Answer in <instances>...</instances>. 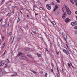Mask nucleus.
<instances>
[{"label":"nucleus","mask_w":77,"mask_h":77,"mask_svg":"<svg viewBox=\"0 0 77 77\" xmlns=\"http://www.w3.org/2000/svg\"><path fill=\"white\" fill-rule=\"evenodd\" d=\"M22 53L20 52H19L18 53V54L17 55L18 56H21V55H22Z\"/></svg>","instance_id":"8"},{"label":"nucleus","mask_w":77,"mask_h":77,"mask_svg":"<svg viewBox=\"0 0 77 77\" xmlns=\"http://www.w3.org/2000/svg\"><path fill=\"white\" fill-rule=\"evenodd\" d=\"M74 1L76 6H77V0H74Z\"/></svg>","instance_id":"12"},{"label":"nucleus","mask_w":77,"mask_h":77,"mask_svg":"<svg viewBox=\"0 0 77 77\" xmlns=\"http://www.w3.org/2000/svg\"><path fill=\"white\" fill-rule=\"evenodd\" d=\"M1 44V40H0V45Z\"/></svg>","instance_id":"60"},{"label":"nucleus","mask_w":77,"mask_h":77,"mask_svg":"<svg viewBox=\"0 0 77 77\" xmlns=\"http://www.w3.org/2000/svg\"><path fill=\"white\" fill-rule=\"evenodd\" d=\"M71 21V20L69 19L68 18H67L65 20V21L66 23H68V22H69V21Z\"/></svg>","instance_id":"5"},{"label":"nucleus","mask_w":77,"mask_h":77,"mask_svg":"<svg viewBox=\"0 0 77 77\" xmlns=\"http://www.w3.org/2000/svg\"><path fill=\"white\" fill-rule=\"evenodd\" d=\"M16 6H12V7H11V8H15Z\"/></svg>","instance_id":"36"},{"label":"nucleus","mask_w":77,"mask_h":77,"mask_svg":"<svg viewBox=\"0 0 77 77\" xmlns=\"http://www.w3.org/2000/svg\"><path fill=\"white\" fill-rule=\"evenodd\" d=\"M19 12H20V13H21V14H23V13H22V12H21V11H19Z\"/></svg>","instance_id":"59"},{"label":"nucleus","mask_w":77,"mask_h":77,"mask_svg":"<svg viewBox=\"0 0 77 77\" xmlns=\"http://www.w3.org/2000/svg\"><path fill=\"white\" fill-rule=\"evenodd\" d=\"M72 68H74V66H72Z\"/></svg>","instance_id":"64"},{"label":"nucleus","mask_w":77,"mask_h":77,"mask_svg":"<svg viewBox=\"0 0 77 77\" xmlns=\"http://www.w3.org/2000/svg\"><path fill=\"white\" fill-rule=\"evenodd\" d=\"M2 39H4V37L3 36L2 38Z\"/></svg>","instance_id":"55"},{"label":"nucleus","mask_w":77,"mask_h":77,"mask_svg":"<svg viewBox=\"0 0 77 77\" xmlns=\"http://www.w3.org/2000/svg\"><path fill=\"white\" fill-rule=\"evenodd\" d=\"M52 23L53 26H54V25H56V23H55V22L54 21L52 22Z\"/></svg>","instance_id":"20"},{"label":"nucleus","mask_w":77,"mask_h":77,"mask_svg":"<svg viewBox=\"0 0 77 77\" xmlns=\"http://www.w3.org/2000/svg\"><path fill=\"white\" fill-rule=\"evenodd\" d=\"M20 21V18L19 17L18 18V19L17 21V23H18V22Z\"/></svg>","instance_id":"24"},{"label":"nucleus","mask_w":77,"mask_h":77,"mask_svg":"<svg viewBox=\"0 0 77 77\" xmlns=\"http://www.w3.org/2000/svg\"><path fill=\"white\" fill-rule=\"evenodd\" d=\"M46 7L48 10H50L51 9V6L50 4H47L46 5Z\"/></svg>","instance_id":"2"},{"label":"nucleus","mask_w":77,"mask_h":77,"mask_svg":"<svg viewBox=\"0 0 77 77\" xmlns=\"http://www.w3.org/2000/svg\"><path fill=\"white\" fill-rule=\"evenodd\" d=\"M66 38H64L65 40L66 41V42L67 43V41H66Z\"/></svg>","instance_id":"48"},{"label":"nucleus","mask_w":77,"mask_h":77,"mask_svg":"<svg viewBox=\"0 0 77 77\" xmlns=\"http://www.w3.org/2000/svg\"><path fill=\"white\" fill-rule=\"evenodd\" d=\"M67 51L68 55V54H71V51H70L69 49H68Z\"/></svg>","instance_id":"7"},{"label":"nucleus","mask_w":77,"mask_h":77,"mask_svg":"<svg viewBox=\"0 0 77 77\" xmlns=\"http://www.w3.org/2000/svg\"><path fill=\"white\" fill-rule=\"evenodd\" d=\"M39 9H40V10H41V11H42L43 9L42 8V7H40L39 8Z\"/></svg>","instance_id":"30"},{"label":"nucleus","mask_w":77,"mask_h":77,"mask_svg":"<svg viewBox=\"0 0 77 77\" xmlns=\"http://www.w3.org/2000/svg\"><path fill=\"white\" fill-rule=\"evenodd\" d=\"M20 9L21 10H22V11H23L24 10V9L23 8H21Z\"/></svg>","instance_id":"50"},{"label":"nucleus","mask_w":77,"mask_h":77,"mask_svg":"<svg viewBox=\"0 0 77 77\" xmlns=\"http://www.w3.org/2000/svg\"><path fill=\"white\" fill-rule=\"evenodd\" d=\"M56 77H60L59 76V75H58V74L57 73L56 74Z\"/></svg>","instance_id":"28"},{"label":"nucleus","mask_w":77,"mask_h":77,"mask_svg":"<svg viewBox=\"0 0 77 77\" xmlns=\"http://www.w3.org/2000/svg\"><path fill=\"white\" fill-rule=\"evenodd\" d=\"M68 64V66H69V67H70V64H69V63H67Z\"/></svg>","instance_id":"39"},{"label":"nucleus","mask_w":77,"mask_h":77,"mask_svg":"<svg viewBox=\"0 0 77 77\" xmlns=\"http://www.w3.org/2000/svg\"><path fill=\"white\" fill-rule=\"evenodd\" d=\"M51 5H53V6H54V5H55V4H54V3L53 2L51 3Z\"/></svg>","instance_id":"32"},{"label":"nucleus","mask_w":77,"mask_h":77,"mask_svg":"<svg viewBox=\"0 0 77 77\" xmlns=\"http://www.w3.org/2000/svg\"><path fill=\"white\" fill-rule=\"evenodd\" d=\"M7 73V72L4 71L2 72V74H6Z\"/></svg>","instance_id":"22"},{"label":"nucleus","mask_w":77,"mask_h":77,"mask_svg":"<svg viewBox=\"0 0 77 77\" xmlns=\"http://www.w3.org/2000/svg\"><path fill=\"white\" fill-rule=\"evenodd\" d=\"M57 8H54V9L53 10V11L54 12L55 11H56V9H57Z\"/></svg>","instance_id":"29"},{"label":"nucleus","mask_w":77,"mask_h":77,"mask_svg":"<svg viewBox=\"0 0 77 77\" xmlns=\"http://www.w3.org/2000/svg\"><path fill=\"white\" fill-rule=\"evenodd\" d=\"M47 73H45V77H47Z\"/></svg>","instance_id":"44"},{"label":"nucleus","mask_w":77,"mask_h":77,"mask_svg":"<svg viewBox=\"0 0 77 77\" xmlns=\"http://www.w3.org/2000/svg\"><path fill=\"white\" fill-rule=\"evenodd\" d=\"M33 10H35V6H33Z\"/></svg>","instance_id":"33"},{"label":"nucleus","mask_w":77,"mask_h":77,"mask_svg":"<svg viewBox=\"0 0 77 77\" xmlns=\"http://www.w3.org/2000/svg\"><path fill=\"white\" fill-rule=\"evenodd\" d=\"M21 39V36H20L17 38V41H20V39Z\"/></svg>","instance_id":"10"},{"label":"nucleus","mask_w":77,"mask_h":77,"mask_svg":"<svg viewBox=\"0 0 77 77\" xmlns=\"http://www.w3.org/2000/svg\"><path fill=\"white\" fill-rule=\"evenodd\" d=\"M65 7L67 14L69 15H71V11H70V10H69V9L68 8V7L67 6L65 5Z\"/></svg>","instance_id":"1"},{"label":"nucleus","mask_w":77,"mask_h":77,"mask_svg":"<svg viewBox=\"0 0 77 77\" xmlns=\"http://www.w3.org/2000/svg\"><path fill=\"white\" fill-rule=\"evenodd\" d=\"M12 34V32L11 31L9 35L10 36H11Z\"/></svg>","instance_id":"34"},{"label":"nucleus","mask_w":77,"mask_h":77,"mask_svg":"<svg viewBox=\"0 0 77 77\" xmlns=\"http://www.w3.org/2000/svg\"><path fill=\"white\" fill-rule=\"evenodd\" d=\"M56 2H57L58 3H60V1L59 0H55Z\"/></svg>","instance_id":"26"},{"label":"nucleus","mask_w":77,"mask_h":77,"mask_svg":"<svg viewBox=\"0 0 77 77\" xmlns=\"http://www.w3.org/2000/svg\"><path fill=\"white\" fill-rule=\"evenodd\" d=\"M27 17L28 18H29V15H27Z\"/></svg>","instance_id":"62"},{"label":"nucleus","mask_w":77,"mask_h":77,"mask_svg":"<svg viewBox=\"0 0 77 77\" xmlns=\"http://www.w3.org/2000/svg\"><path fill=\"white\" fill-rule=\"evenodd\" d=\"M76 20H77V16H76Z\"/></svg>","instance_id":"63"},{"label":"nucleus","mask_w":77,"mask_h":77,"mask_svg":"<svg viewBox=\"0 0 77 77\" xmlns=\"http://www.w3.org/2000/svg\"><path fill=\"white\" fill-rule=\"evenodd\" d=\"M74 25H77V22H74Z\"/></svg>","instance_id":"27"},{"label":"nucleus","mask_w":77,"mask_h":77,"mask_svg":"<svg viewBox=\"0 0 77 77\" xmlns=\"http://www.w3.org/2000/svg\"><path fill=\"white\" fill-rule=\"evenodd\" d=\"M66 15L67 14H66V13L65 12L63 14L62 16V18L63 19H65V18H66Z\"/></svg>","instance_id":"3"},{"label":"nucleus","mask_w":77,"mask_h":77,"mask_svg":"<svg viewBox=\"0 0 77 77\" xmlns=\"http://www.w3.org/2000/svg\"><path fill=\"white\" fill-rule=\"evenodd\" d=\"M30 50V48H26L25 49L26 51H28V50Z\"/></svg>","instance_id":"14"},{"label":"nucleus","mask_w":77,"mask_h":77,"mask_svg":"<svg viewBox=\"0 0 77 77\" xmlns=\"http://www.w3.org/2000/svg\"><path fill=\"white\" fill-rule=\"evenodd\" d=\"M55 8H57V9H58V6H57V5H56L55 6Z\"/></svg>","instance_id":"35"},{"label":"nucleus","mask_w":77,"mask_h":77,"mask_svg":"<svg viewBox=\"0 0 77 77\" xmlns=\"http://www.w3.org/2000/svg\"><path fill=\"white\" fill-rule=\"evenodd\" d=\"M74 29L75 30H77V26H75L74 27Z\"/></svg>","instance_id":"31"},{"label":"nucleus","mask_w":77,"mask_h":77,"mask_svg":"<svg viewBox=\"0 0 77 77\" xmlns=\"http://www.w3.org/2000/svg\"><path fill=\"white\" fill-rule=\"evenodd\" d=\"M31 34H32V35H35V32L33 31H32Z\"/></svg>","instance_id":"21"},{"label":"nucleus","mask_w":77,"mask_h":77,"mask_svg":"<svg viewBox=\"0 0 77 77\" xmlns=\"http://www.w3.org/2000/svg\"><path fill=\"white\" fill-rule=\"evenodd\" d=\"M62 11H63V12H64V10L65 9V8L63 7H62Z\"/></svg>","instance_id":"18"},{"label":"nucleus","mask_w":77,"mask_h":77,"mask_svg":"<svg viewBox=\"0 0 77 77\" xmlns=\"http://www.w3.org/2000/svg\"><path fill=\"white\" fill-rule=\"evenodd\" d=\"M4 0H3V1L2 2V4L3 3V2L4 1Z\"/></svg>","instance_id":"61"},{"label":"nucleus","mask_w":77,"mask_h":77,"mask_svg":"<svg viewBox=\"0 0 77 77\" xmlns=\"http://www.w3.org/2000/svg\"><path fill=\"white\" fill-rule=\"evenodd\" d=\"M57 69L58 71H59V69H58V67H57Z\"/></svg>","instance_id":"58"},{"label":"nucleus","mask_w":77,"mask_h":77,"mask_svg":"<svg viewBox=\"0 0 77 77\" xmlns=\"http://www.w3.org/2000/svg\"><path fill=\"white\" fill-rule=\"evenodd\" d=\"M41 74H43V72L42 71V72H41Z\"/></svg>","instance_id":"54"},{"label":"nucleus","mask_w":77,"mask_h":77,"mask_svg":"<svg viewBox=\"0 0 77 77\" xmlns=\"http://www.w3.org/2000/svg\"><path fill=\"white\" fill-rule=\"evenodd\" d=\"M17 75L18 74H17V72H15L14 73V76H17Z\"/></svg>","instance_id":"15"},{"label":"nucleus","mask_w":77,"mask_h":77,"mask_svg":"<svg viewBox=\"0 0 77 77\" xmlns=\"http://www.w3.org/2000/svg\"><path fill=\"white\" fill-rule=\"evenodd\" d=\"M5 47V43H3V45L2 46L3 48Z\"/></svg>","instance_id":"40"},{"label":"nucleus","mask_w":77,"mask_h":77,"mask_svg":"<svg viewBox=\"0 0 77 77\" xmlns=\"http://www.w3.org/2000/svg\"><path fill=\"white\" fill-rule=\"evenodd\" d=\"M14 36H12L11 38V42L12 44V42H13V41H14Z\"/></svg>","instance_id":"9"},{"label":"nucleus","mask_w":77,"mask_h":77,"mask_svg":"<svg viewBox=\"0 0 77 77\" xmlns=\"http://www.w3.org/2000/svg\"><path fill=\"white\" fill-rule=\"evenodd\" d=\"M63 52H64V53L66 54L67 55H68V53H67V51H66V50L63 49Z\"/></svg>","instance_id":"6"},{"label":"nucleus","mask_w":77,"mask_h":77,"mask_svg":"<svg viewBox=\"0 0 77 77\" xmlns=\"http://www.w3.org/2000/svg\"><path fill=\"white\" fill-rule=\"evenodd\" d=\"M57 45H58V47H60V45L59 44V43H58Z\"/></svg>","instance_id":"45"},{"label":"nucleus","mask_w":77,"mask_h":77,"mask_svg":"<svg viewBox=\"0 0 77 77\" xmlns=\"http://www.w3.org/2000/svg\"><path fill=\"white\" fill-rule=\"evenodd\" d=\"M10 15V13H9L7 15V16H9Z\"/></svg>","instance_id":"41"},{"label":"nucleus","mask_w":77,"mask_h":77,"mask_svg":"<svg viewBox=\"0 0 77 77\" xmlns=\"http://www.w3.org/2000/svg\"><path fill=\"white\" fill-rule=\"evenodd\" d=\"M51 65H52V66H54V65H53V63H51Z\"/></svg>","instance_id":"53"},{"label":"nucleus","mask_w":77,"mask_h":77,"mask_svg":"<svg viewBox=\"0 0 77 77\" xmlns=\"http://www.w3.org/2000/svg\"><path fill=\"white\" fill-rule=\"evenodd\" d=\"M70 1L72 4H74V2L73 1V0H70Z\"/></svg>","instance_id":"19"},{"label":"nucleus","mask_w":77,"mask_h":77,"mask_svg":"<svg viewBox=\"0 0 77 77\" xmlns=\"http://www.w3.org/2000/svg\"><path fill=\"white\" fill-rule=\"evenodd\" d=\"M35 15L36 16V15H38V13L35 14Z\"/></svg>","instance_id":"46"},{"label":"nucleus","mask_w":77,"mask_h":77,"mask_svg":"<svg viewBox=\"0 0 77 77\" xmlns=\"http://www.w3.org/2000/svg\"><path fill=\"white\" fill-rule=\"evenodd\" d=\"M37 54L38 57H42L41 55L40 54H39V53H37Z\"/></svg>","instance_id":"11"},{"label":"nucleus","mask_w":77,"mask_h":77,"mask_svg":"<svg viewBox=\"0 0 77 77\" xmlns=\"http://www.w3.org/2000/svg\"><path fill=\"white\" fill-rule=\"evenodd\" d=\"M71 26H75L74 23V22H71Z\"/></svg>","instance_id":"13"},{"label":"nucleus","mask_w":77,"mask_h":77,"mask_svg":"<svg viewBox=\"0 0 77 77\" xmlns=\"http://www.w3.org/2000/svg\"><path fill=\"white\" fill-rule=\"evenodd\" d=\"M5 62H7L8 63H10V62H9V60H8V59H7L6 60H5Z\"/></svg>","instance_id":"17"},{"label":"nucleus","mask_w":77,"mask_h":77,"mask_svg":"<svg viewBox=\"0 0 77 77\" xmlns=\"http://www.w3.org/2000/svg\"><path fill=\"white\" fill-rule=\"evenodd\" d=\"M3 65H4V63H2L1 64L2 66H3Z\"/></svg>","instance_id":"49"},{"label":"nucleus","mask_w":77,"mask_h":77,"mask_svg":"<svg viewBox=\"0 0 77 77\" xmlns=\"http://www.w3.org/2000/svg\"><path fill=\"white\" fill-rule=\"evenodd\" d=\"M21 59H24V56H22L20 57Z\"/></svg>","instance_id":"25"},{"label":"nucleus","mask_w":77,"mask_h":77,"mask_svg":"<svg viewBox=\"0 0 77 77\" xmlns=\"http://www.w3.org/2000/svg\"><path fill=\"white\" fill-rule=\"evenodd\" d=\"M32 72H33V73H34V74H36V72L35 71H32Z\"/></svg>","instance_id":"37"},{"label":"nucleus","mask_w":77,"mask_h":77,"mask_svg":"<svg viewBox=\"0 0 77 77\" xmlns=\"http://www.w3.org/2000/svg\"><path fill=\"white\" fill-rule=\"evenodd\" d=\"M56 53L57 54H59V52L58 51H57Z\"/></svg>","instance_id":"43"},{"label":"nucleus","mask_w":77,"mask_h":77,"mask_svg":"<svg viewBox=\"0 0 77 77\" xmlns=\"http://www.w3.org/2000/svg\"><path fill=\"white\" fill-rule=\"evenodd\" d=\"M55 14L56 15H58L59 14V12L58 11H56Z\"/></svg>","instance_id":"16"},{"label":"nucleus","mask_w":77,"mask_h":77,"mask_svg":"<svg viewBox=\"0 0 77 77\" xmlns=\"http://www.w3.org/2000/svg\"><path fill=\"white\" fill-rule=\"evenodd\" d=\"M62 35L64 37V39H67V35H66V34L65 33H64L63 32L62 33Z\"/></svg>","instance_id":"4"},{"label":"nucleus","mask_w":77,"mask_h":77,"mask_svg":"<svg viewBox=\"0 0 77 77\" xmlns=\"http://www.w3.org/2000/svg\"><path fill=\"white\" fill-rule=\"evenodd\" d=\"M62 72H63V73H64V71H63V69H62Z\"/></svg>","instance_id":"38"},{"label":"nucleus","mask_w":77,"mask_h":77,"mask_svg":"<svg viewBox=\"0 0 77 77\" xmlns=\"http://www.w3.org/2000/svg\"><path fill=\"white\" fill-rule=\"evenodd\" d=\"M5 67H7V66H7V65L5 64Z\"/></svg>","instance_id":"51"},{"label":"nucleus","mask_w":77,"mask_h":77,"mask_svg":"<svg viewBox=\"0 0 77 77\" xmlns=\"http://www.w3.org/2000/svg\"><path fill=\"white\" fill-rule=\"evenodd\" d=\"M44 17H45V18H47V16H44Z\"/></svg>","instance_id":"57"},{"label":"nucleus","mask_w":77,"mask_h":77,"mask_svg":"<svg viewBox=\"0 0 77 77\" xmlns=\"http://www.w3.org/2000/svg\"><path fill=\"white\" fill-rule=\"evenodd\" d=\"M11 77H13L14 76V75H11Z\"/></svg>","instance_id":"52"},{"label":"nucleus","mask_w":77,"mask_h":77,"mask_svg":"<svg viewBox=\"0 0 77 77\" xmlns=\"http://www.w3.org/2000/svg\"><path fill=\"white\" fill-rule=\"evenodd\" d=\"M9 23H8V26H7L8 27H9Z\"/></svg>","instance_id":"47"},{"label":"nucleus","mask_w":77,"mask_h":77,"mask_svg":"<svg viewBox=\"0 0 77 77\" xmlns=\"http://www.w3.org/2000/svg\"><path fill=\"white\" fill-rule=\"evenodd\" d=\"M2 18H1V20H0V22L1 21H2Z\"/></svg>","instance_id":"56"},{"label":"nucleus","mask_w":77,"mask_h":77,"mask_svg":"<svg viewBox=\"0 0 77 77\" xmlns=\"http://www.w3.org/2000/svg\"><path fill=\"white\" fill-rule=\"evenodd\" d=\"M27 59V57L24 56V59Z\"/></svg>","instance_id":"42"},{"label":"nucleus","mask_w":77,"mask_h":77,"mask_svg":"<svg viewBox=\"0 0 77 77\" xmlns=\"http://www.w3.org/2000/svg\"><path fill=\"white\" fill-rule=\"evenodd\" d=\"M27 56L29 57H31V58H32V55H31L28 54L27 55Z\"/></svg>","instance_id":"23"}]
</instances>
